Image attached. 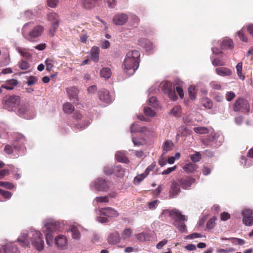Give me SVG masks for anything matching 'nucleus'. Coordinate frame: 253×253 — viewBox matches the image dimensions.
<instances>
[{
  "label": "nucleus",
  "mask_w": 253,
  "mask_h": 253,
  "mask_svg": "<svg viewBox=\"0 0 253 253\" xmlns=\"http://www.w3.org/2000/svg\"><path fill=\"white\" fill-rule=\"evenodd\" d=\"M145 48L149 51H152L155 48V46L152 42L150 41L146 42L145 44Z\"/></svg>",
  "instance_id": "680f3d73"
},
{
  "label": "nucleus",
  "mask_w": 253,
  "mask_h": 253,
  "mask_svg": "<svg viewBox=\"0 0 253 253\" xmlns=\"http://www.w3.org/2000/svg\"><path fill=\"white\" fill-rule=\"evenodd\" d=\"M195 179L192 177H188L179 179L178 182L183 189H186L195 182Z\"/></svg>",
  "instance_id": "a211bd4d"
},
{
  "label": "nucleus",
  "mask_w": 253,
  "mask_h": 253,
  "mask_svg": "<svg viewBox=\"0 0 253 253\" xmlns=\"http://www.w3.org/2000/svg\"><path fill=\"white\" fill-rule=\"evenodd\" d=\"M42 232L44 234L46 242L49 247L53 245V233L61 232L62 229L61 223L53 218H47L42 221Z\"/></svg>",
  "instance_id": "7ed1b4c3"
},
{
  "label": "nucleus",
  "mask_w": 253,
  "mask_h": 253,
  "mask_svg": "<svg viewBox=\"0 0 253 253\" xmlns=\"http://www.w3.org/2000/svg\"><path fill=\"white\" fill-rule=\"evenodd\" d=\"M104 171L105 174L109 175L113 173V169L109 166H107L104 168Z\"/></svg>",
  "instance_id": "69168bd1"
},
{
  "label": "nucleus",
  "mask_w": 253,
  "mask_h": 253,
  "mask_svg": "<svg viewBox=\"0 0 253 253\" xmlns=\"http://www.w3.org/2000/svg\"><path fill=\"white\" fill-rule=\"evenodd\" d=\"M140 56L139 51L136 49L126 53L122 65L125 73L129 76L134 74L139 67Z\"/></svg>",
  "instance_id": "f03ea898"
},
{
  "label": "nucleus",
  "mask_w": 253,
  "mask_h": 253,
  "mask_svg": "<svg viewBox=\"0 0 253 253\" xmlns=\"http://www.w3.org/2000/svg\"><path fill=\"white\" fill-rule=\"evenodd\" d=\"M242 68H243V64L242 62L238 63L236 66V69L237 71V74L239 78L243 81L245 79V76L242 74Z\"/></svg>",
  "instance_id": "e433bc0d"
},
{
  "label": "nucleus",
  "mask_w": 253,
  "mask_h": 253,
  "mask_svg": "<svg viewBox=\"0 0 253 253\" xmlns=\"http://www.w3.org/2000/svg\"><path fill=\"white\" fill-rule=\"evenodd\" d=\"M107 3L108 6L110 8H114L116 5V0H104Z\"/></svg>",
  "instance_id": "0e129e2a"
},
{
  "label": "nucleus",
  "mask_w": 253,
  "mask_h": 253,
  "mask_svg": "<svg viewBox=\"0 0 253 253\" xmlns=\"http://www.w3.org/2000/svg\"><path fill=\"white\" fill-rule=\"evenodd\" d=\"M129 15L127 13L118 12L112 19L113 23L117 26H123L128 21Z\"/></svg>",
  "instance_id": "f8f14e48"
},
{
  "label": "nucleus",
  "mask_w": 253,
  "mask_h": 253,
  "mask_svg": "<svg viewBox=\"0 0 253 253\" xmlns=\"http://www.w3.org/2000/svg\"><path fill=\"white\" fill-rule=\"evenodd\" d=\"M0 186L4 187L8 189H12L15 187L14 185L9 182L0 181Z\"/></svg>",
  "instance_id": "09e8293b"
},
{
  "label": "nucleus",
  "mask_w": 253,
  "mask_h": 253,
  "mask_svg": "<svg viewBox=\"0 0 253 253\" xmlns=\"http://www.w3.org/2000/svg\"><path fill=\"white\" fill-rule=\"evenodd\" d=\"M221 47L223 49H232L233 48V42L231 39L225 38L221 43Z\"/></svg>",
  "instance_id": "393cba45"
},
{
  "label": "nucleus",
  "mask_w": 253,
  "mask_h": 253,
  "mask_svg": "<svg viewBox=\"0 0 253 253\" xmlns=\"http://www.w3.org/2000/svg\"><path fill=\"white\" fill-rule=\"evenodd\" d=\"M74 107L69 102H67L63 105V111L67 114H71L74 110Z\"/></svg>",
  "instance_id": "4c0bfd02"
},
{
  "label": "nucleus",
  "mask_w": 253,
  "mask_h": 253,
  "mask_svg": "<svg viewBox=\"0 0 253 253\" xmlns=\"http://www.w3.org/2000/svg\"><path fill=\"white\" fill-rule=\"evenodd\" d=\"M193 130L196 133L200 134L208 133V129L206 127H195L193 128Z\"/></svg>",
  "instance_id": "79ce46f5"
},
{
  "label": "nucleus",
  "mask_w": 253,
  "mask_h": 253,
  "mask_svg": "<svg viewBox=\"0 0 253 253\" xmlns=\"http://www.w3.org/2000/svg\"><path fill=\"white\" fill-rule=\"evenodd\" d=\"M76 118L78 120H80V122L76 125V127L78 129H83L90 124L89 121H87V122H85L84 117L81 114L76 115Z\"/></svg>",
  "instance_id": "5701e85b"
},
{
  "label": "nucleus",
  "mask_w": 253,
  "mask_h": 253,
  "mask_svg": "<svg viewBox=\"0 0 253 253\" xmlns=\"http://www.w3.org/2000/svg\"><path fill=\"white\" fill-rule=\"evenodd\" d=\"M13 138L15 141L20 142L21 143H24L26 141L25 137L19 133H15L14 134Z\"/></svg>",
  "instance_id": "49530a36"
},
{
  "label": "nucleus",
  "mask_w": 253,
  "mask_h": 253,
  "mask_svg": "<svg viewBox=\"0 0 253 253\" xmlns=\"http://www.w3.org/2000/svg\"><path fill=\"white\" fill-rule=\"evenodd\" d=\"M201 159V155L199 152H196L191 156V159L194 162H198Z\"/></svg>",
  "instance_id": "5fc2aeb1"
},
{
  "label": "nucleus",
  "mask_w": 253,
  "mask_h": 253,
  "mask_svg": "<svg viewBox=\"0 0 253 253\" xmlns=\"http://www.w3.org/2000/svg\"><path fill=\"white\" fill-rule=\"evenodd\" d=\"M47 19L50 23V28L49 30V35L53 37L61 22L60 16L58 13L51 12L47 14Z\"/></svg>",
  "instance_id": "423d86ee"
},
{
  "label": "nucleus",
  "mask_w": 253,
  "mask_h": 253,
  "mask_svg": "<svg viewBox=\"0 0 253 253\" xmlns=\"http://www.w3.org/2000/svg\"><path fill=\"white\" fill-rule=\"evenodd\" d=\"M250 110L249 105L247 101L242 98L237 99L234 105V110L236 112L241 111L242 112H249Z\"/></svg>",
  "instance_id": "4468645a"
},
{
  "label": "nucleus",
  "mask_w": 253,
  "mask_h": 253,
  "mask_svg": "<svg viewBox=\"0 0 253 253\" xmlns=\"http://www.w3.org/2000/svg\"><path fill=\"white\" fill-rule=\"evenodd\" d=\"M0 194L3 198H4L6 199H9L12 195V194L11 192L7 191H5V190H2L1 189H0Z\"/></svg>",
  "instance_id": "864d4df0"
},
{
  "label": "nucleus",
  "mask_w": 253,
  "mask_h": 253,
  "mask_svg": "<svg viewBox=\"0 0 253 253\" xmlns=\"http://www.w3.org/2000/svg\"><path fill=\"white\" fill-rule=\"evenodd\" d=\"M215 217H212L210 218L207 223V227L209 229H211L214 227L215 225Z\"/></svg>",
  "instance_id": "4d7b16f0"
},
{
  "label": "nucleus",
  "mask_w": 253,
  "mask_h": 253,
  "mask_svg": "<svg viewBox=\"0 0 253 253\" xmlns=\"http://www.w3.org/2000/svg\"><path fill=\"white\" fill-rule=\"evenodd\" d=\"M147 175L145 173H142L141 174H139L135 177L134 179V181L135 183H140L141 181H142L145 177H146Z\"/></svg>",
  "instance_id": "13d9d810"
},
{
  "label": "nucleus",
  "mask_w": 253,
  "mask_h": 253,
  "mask_svg": "<svg viewBox=\"0 0 253 253\" xmlns=\"http://www.w3.org/2000/svg\"><path fill=\"white\" fill-rule=\"evenodd\" d=\"M100 76L105 79H108L112 76V72L110 68L104 67L100 71Z\"/></svg>",
  "instance_id": "7c9ffc66"
},
{
  "label": "nucleus",
  "mask_w": 253,
  "mask_h": 253,
  "mask_svg": "<svg viewBox=\"0 0 253 253\" xmlns=\"http://www.w3.org/2000/svg\"><path fill=\"white\" fill-rule=\"evenodd\" d=\"M121 240L120 234L116 231L110 234L108 237V242L111 244H116L120 242Z\"/></svg>",
  "instance_id": "412c9836"
},
{
  "label": "nucleus",
  "mask_w": 253,
  "mask_h": 253,
  "mask_svg": "<svg viewBox=\"0 0 253 253\" xmlns=\"http://www.w3.org/2000/svg\"><path fill=\"white\" fill-rule=\"evenodd\" d=\"M216 73L222 77L230 76L232 74V71L226 67H218L215 69Z\"/></svg>",
  "instance_id": "4be33fe9"
},
{
  "label": "nucleus",
  "mask_w": 253,
  "mask_h": 253,
  "mask_svg": "<svg viewBox=\"0 0 253 253\" xmlns=\"http://www.w3.org/2000/svg\"><path fill=\"white\" fill-rule=\"evenodd\" d=\"M210 87L214 90H220L221 88L220 84L216 81H212L210 83Z\"/></svg>",
  "instance_id": "3c124183"
},
{
  "label": "nucleus",
  "mask_w": 253,
  "mask_h": 253,
  "mask_svg": "<svg viewBox=\"0 0 253 253\" xmlns=\"http://www.w3.org/2000/svg\"><path fill=\"white\" fill-rule=\"evenodd\" d=\"M195 87L194 86L191 85L188 88V93L189 95V97L191 99L193 100L196 98V93H195Z\"/></svg>",
  "instance_id": "8fccbe9b"
},
{
  "label": "nucleus",
  "mask_w": 253,
  "mask_h": 253,
  "mask_svg": "<svg viewBox=\"0 0 253 253\" xmlns=\"http://www.w3.org/2000/svg\"><path fill=\"white\" fill-rule=\"evenodd\" d=\"M100 215L106 216L109 217H117L119 215L118 212L111 207L101 208L99 210Z\"/></svg>",
  "instance_id": "2eb2a0df"
},
{
  "label": "nucleus",
  "mask_w": 253,
  "mask_h": 253,
  "mask_svg": "<svg viewBox=\"0 0 253 253\" xmlns=\"http://www.w3.org/2000/svg\"><path fill=\"white\" fill-rule=\"evenodd\" d=\"M115 158L118 162L124 163L129 162L128 158L126 157L125 153L123 151L117 152L115 155Z\"/></svg>",
  "instance_id": "cd10ccee"
},
{
  "label": "nucleus",
  "mask_w": 253,
  "mask_h": 253,
  "mask_svg": "<svg viewBox=\"0 0 253 253\" xmlns=\"http://www.w3.org/2000/svg\"><path fill=\"white\" fill-rule=\"evenodd\" d=\"M55 62V61L54 59L51 58H47L45 61V64L46 66V70L47 71H50L51 70V68L53 66V65L54 64Z\"/></svg>",
  "instance_id": "37998d69"
},
{
  "label": "nucleus",
  "mask_w": 253,
  "mask_h": 253,
  "mask_svg": "<svg viewBox=\"0 0 253 253\" xmlns=\"http://www.w3.org/2000/svg\"><path fill=\"white\" fill-rule=\"evenodd\" d=\"M149 105L153 107H157L158 106V103L157 98L155 97L152 96L149 99Z\"/></svg>",
  "instance_id": "bf43d9fd"
},
{
  "label": "nucleus",
  "mask_w": 253,
  "mask_h": 253,
  "mask_svg": "<svg viewBox=\"0 0 253 253\" xmlns=\"http://www.w3.org/2000/svg\"><path fill=\"white\" fill-rule=\"evenodd\" d=\"M99 52L100 49L99 47L97 46H93L92 47L90 50L91 58L92 60L95 62H98L99 58Z\"/></svg>",
  "instance_id": "bb28decb"
},
{
  "label": "nucleus",
  "mask_w": 253,
  "mask_h": 253,
  "mask_svg": "<svg viewBox=\"0 0 253 253\" xmlns=\"http://www.w3.org/2000/svg\"><path fill=\"white\" fill-rule=\"evenodd\" d=\"M235 97V94L233 91H227L225 94V98L227 101H230Z\"/></svg>",
  "instance_id": "052dcab7"
},
{
  "label": "nucleus",
  "mask_w": 253,
  "mask_h": 253,
  "mask_svg": "<svg viewBox=\"0 0 253 253\" xmlns=\"http://www.w3.org/2000/svg\"><path fill=\"white\" fill-rule=\"evenodd\" d=\"M180 191V189L179 184L175 181H173L169 190V196L171 198H174L178 195Z\"/></svg>",
  "instance_id": "6ab92c4d"
},
{
  "label": "nucleus",
  "mask_w": 253,
  "mask_h": 253,
  "mask_svg": "<svg viewBox=\"0 0 253 253\" xmlns=\"http://www.w3.org/2000/svg\"><path fill=\"white\" fill-rule=\"evenodd\" d=\"M146 129V127H140L135 123H133L130 126V132L132 134L135 132H144Z\"/></svg>",
  "instance_id": "2f4dec72"
},
{
  "label": "nucleus",
  "mask_w": 253,
  "mask_h": 253,
  "mask_svg": "<svg viewBox=\"0 0 253 253\" xmlns=\"http://www.w3.org/2000/svg\"><path fill=\"white\" fill-rule=\"evenodd\" d=\"M56 248L60 250H65L68 249V239L65 235L59 234L53 239Z\"/></svg>",
  "instance_id": "9b49d317"
},
{
  "label": "nucleus",
  "mask_w": 253,
  "mask_h": 253,
  "mask_svg": "<svg viewBox=\"0 0 253 253\" xmlns=\"http://www.w3.org/2000/svg\"><path fill=\"white\" fill-rule=\"evenodd\" d=\"M125 172V170L120 166H117L113 168V173L117 177H123Z\"/></svg>",
  "instance_id": "c9c22d12"
},
{
  "label": "nucleus",
  "mask_w": 253,
  "mask_h": 253,
  "mask_svg": "<svg viewBox=\"0 0 253 253\" xmlns=\"http://www.w3.org/2000/svg\"><path fill=\"white\" fill-rule=\"evenodd\" d=\"M109 202V198L108 196L97 197L93 201V204L94 206L98 203H108Z\"/></svg>",
  "instance_id": "ea45409f"
},
{
  "label": "nucleus",
  "mask_w": 253,
  "mask_h": 253,
  "mask_svg": "<svg viewBox=\"0 0 253 253\" xmlns=\"http://www.w3.org/2000/svg\"><path fill=\"white\" fill-rule=\"evenodd\" d=\"M197 169V165L192 163L186 164L183 167L184 170L187 173L194 172Z\"/></svg>",
  "instance_id": "c85d7f7f"
},
{
  "label": "nucleus",
  "mask_w": 253,
  "mask_h": 253,
  "mask_svg": "<svg viewBox=\"0 0 253 253\" xmlns=\"http://www.w3.org/2000/svg\"><path fill=\"white\" fill-rule=\"evenodd\" d=\"M80 226L77 224H73L67 229V232H71L72 238L75 240L80 239L81 234L79 230Z\"/></svg>",
  "instance_id": "dca6fc26"
},
{
  "label": "nucleus",
  "mask_w": 253,
  "mask_h": 253,
  "mask_svg": "<svg viewBox=\"0 0 253 253\" xmlns=\"http://www.w3.org/2000/svg\"><path fill=\"white\" fill-rule=\"evenodd\" d=\"M82 4L86 9H90L95 5L91 0H82Z\"/></svg>",
  "instance_id": "c03bdc74"
},
{
  "label": "nucleus",
  "mask_w": 253,
  "mask_h": 253,
  "mask_svg": "<svg viewBox=\"0 0 253 253\" xmlns=\"http://www.w3.org/2000/svg\"><path fill=\"white\" fill-rule=\"evenodd\" d=\"M202 104L203 106L208 109H211L212 106V101L208 98H203Z\"/></svg>",
  "instance_id": "a18cd8bd"
},
{
  "label": "nucleus",
  "mask_w": 253,
  "mask_h": 253,
  "mask_svg": "<svg viewBox=\"0 0 253 253\" xmlns=\"http://www.w3.org/2000/svg\"><path fill=\"white\" fill-rule=\"evenodd\" d=\"M237 35L240 38V40L244 42H248V38L244 34L242 30H241L237 32Z\"/></svg>",
  "instance_id": "6e6d98bb"
},
{
  "label": "nucleus",
  "mask_w": 253,
  "mask_h": 253,
  "mask_svg": "<svg viewBox=\"0 0 253 253\" xmlns=\"http://www.w3.org/2000/svg\"><path fill=\"white\" fill-rule=\"evenodd\" d=\"M18 84V82L15 79H11L7 80L5 83L1 85V87L7 90H12L14 88V86H16Z\"/></svg>",
  "instance_id": "b1692460"
},
{
  "label": "nucleus",
  "mask_w": 253,
  "mask_h": 253,
  "mask_svg": "<svg viewBox=\"0 0 253 253\" xmlns=\"http://www.w3.org/2000/svg\"><path fill=\"white\" fill-rule=\"evenodd\" d=\"M37 81L38 79L36 77L31 76L27 81V84L28 85H32L36 84Z\"/></svg>",
  "instance_id": "338daca9"
},
{
  "label": "nucleus",
  "mask_w": 253,
  "mask_h": 253,
  "mask_svg": "<svg viewBox=\"0 0 253 253\" xmlns=\"http://www.w3.org/2000/svg\"><path fill=\"white\" fill-rule=\"evenodd\" d=\"M99 99L101 101L106 104H110L112 102L113 98L109 91L106 89L101 90L99 94Z\"/></svg>",
  "instance_id": "f3484780"
},
{
  "label": "nucleus",
  "mask_w": 253,
  "mask_h": 253,
  "mask_svg": "<svg viewBox=\"0 0 253 253\" xmlns=\"http://www.w3.org/2000/svg\"><path fill=\"white\" fill-rule=\"evenodd\" d=\"M224 141V137L221 134L217 133L213 135H210L207 140L203 142L207 145H211L217 147L221 145Z\"/></svg>",
  "instance_id": "9d476101"
},
{
  "label": "nucleus",
  "mask_w": 253,
  "mask_h": 253,
  "mask_svg": "<svg viewBox=\"0 0 253 253\" xmlns=\"http://www.w3.org/2000/svg\"><path fill=\"white\" fill-rule=\"evenodd\" d=\"M253 210L244 208L242 211L243 223L246 226H250L253 225Z\"/></svg>",
  "instance_id": "ddd939ff"
},
{
  "label": "nucleus",
  "mask_w": 253,
  "mask_h": 253,
  "mask_svg": "<svg viewBox=\"0 0 253 253\" xmlns=\"http://www.w3.org/2000/svg\"><path fill=\"white\" fill-rule=\"evenodd\" d=\"M135 237L138 241L141 242L149 241L151 239L150 234L147 232H141L135 235Z\"/></svg>",
  "instance_id": "c756f323"
},
{
  "label": "nucleus",
  "mask_w": 253,
  "mask_h": 253,
  "mask_svg": "<svg viewBox=\"0 0 253 253\" xmlns=\"http://www.w3.org/2000/svg\"><path fill=\"white\" fill-rule=\"evenodd\" d=\"M110 186L109 182L102 178H99L91 182L90 185L91 189L98 191H107Z\"/></svg>",
  "instance_id": "1a4fd4ad"
},
{
  "label": "nucleus",
  "mask_w": 253,
  "mask_h": 253,
  "mask_svg": "<svg viewBox=\"0 0 253 253\" xmlns=\"http://www.w3.org/2000/svg\"><path fill=\"white\" fill-rule=\"evenodd\" d=\"M129 15V18H130L129 22L131 25L136 26L139 22L140 19L139 17L132 13H128Z\"/></svg>",
  "instance_id": "473e14b6"
},
{
  "label": "nucleus",
  "mask_w": 253,
  "mask_h": 253,
  "mask_svg": "<svg viewBox=\"0 0 253 253\" xmlns=\"http://www.w3.org/2000/svg\"><path fill=\"white\" fill-rule=\"evenodd\" d=\"M144 112L145 115L148 117H153L156 115V112L149 107L144 108Z\"/></svg>",
  "instance_id": "de8ad7c7"
},
{
  "label": "nucleus",
  "mask_w": 253,
  "mask_h": 253,
  "mask_svg": "<svg viewBox=\"0 0 253 253\" xmlns=\"http://www.w3.org/2000/svg\"><path fill=\"white\" fill-rule=\"evenodd\" d=\"M132 233V231L130 228L125 229L121 234V239L125 241L128 240L131 236Z\"/></svg>",
  "instance_id": "72a5a7b5"
},
{
  "label": "nucleus",
  "mask_w": 253,
  "mask_h": 253,
  "mask_svg": "<svg viewBox=\"0 0 253 253\" xmlns=\"http://www.w3.org/2000/svg\"><path fill=\"white\" fill-rule=\"evenodd\" d=\"M5 253H20L18 248L13 243H8L2 247Z\"/></svg>",
  "instance_id": "aec40b11"
},
{
  "label": "nucleus",
  "mask_w": 253,
  "mask_h": 253,
  "mask_svg": "<svg viewBox=\"0 0 253 253\" xmlns=\"http://www.w3.org/2000/svg\"><path fill=\"white\" fill-rule=\"evenodd\" d=\"M15 112L17 115L26 119H32L36 116L34 107L28 103H20Z\"/></svg>",
  "instance_id": "39448f33"
},
{
  "label": "nucleus",
  "mask_w": 253,
  "mask_h": 253,
  "mask_svg": "<svg viewBox=\"0 0 253 253\" xmlns=\"http://www.w3.org/2000/svg\"><path fill=\"white\" fill-rule=\"evenodd\" d=\"M16 241L22 247L30 248L32 246L38 252L42 251L44 247L42 234L40 231L33 228L23 230Z\"/></svg>",
  "instance_id": "f257e3e1"
},
{
  "label": "nucleus",
  "mask_w": 253,
  "mask_h": 253,
  "mask_svg": "<svg viewBox=\"0 0 253 253\" xmlns=\"http://www.w3.org/2000/svg\"><path fill=\"white\" fill-rule=\"evenodd\" d=\"M173 147V144L171 141L169 140L166 141L163 148L164 154L171 150Z\"/></svg>",
  "instance_id": "58836bf2"
},
{
  "label": "nucleus",
  "mask_w": 253,
  "mask_h": 253,
  "mask_svg": "<svg viewBox=\"0 0 253 253\" xmlns=\"http://www.w3.org/2000/svg\"><path fill=\"white\" fill-rule=\"evenodd\" d=\"M159 201L157 200L151 201L148 203V207L150 210H154L156 209L157 206Z\"/></svg>",
  "instance_id": "774afa93"
},
{
  "label": "nucleus",
  "mask_w": 253,
  "mask_h": 253,
  "mask_svg": "<svg viewBox=\"0 0 253 253\" xmlns=\"http://www.w3.org/2000/svg\"><path fill=\"white\" fill-rule=\"evenodd\" d=\"M67 93L71 100L76 99L78 93L77 88L74 86H71L67 88Z\"/></svg>",
  "instance_id": "a878e982"
},
{
  "label": "nucleus",
  "mask_w": 253,
  "mask_h": 253,
  "mask_svg": "<svg viewBox=\"0 0 253 253\" xmlns=\"http://www.w3.org/2000/svg\"><path fill=\"white\" fill-rule=\"evenodd\" d=\"M212 64L214 66H224L225 65L224 62L221 61L218 59H214L213 60Z\"/></svg>",
  "instance_id": "e2e57ef3"
},
{
  "label": "nucleus",
  "mask_w": 253,
  "mask_h": 253,
  "mask_svg": "<svg viewBox=\"0 0 253 253\" xmlns=\"http://www.w3.org/2000/svg\"><path fill=\"white\" fill-rule=\"evenodd\" d=\"M168 216L176 220L185 221L186 220L185 216L182 215L179 210L175 209L172 210H163L160 218L164 220L166 219Z\"/></svg>",
  "instance_id": "0eeeda50"
},
{
  "label": "nucleus",
  "mask_w": 253,
  "mask_h": 253,
  "mask_svg": "<svg viewBox=\"0 0 253 253\" xmlns=\"http://www.w3.org/2000/svg\"><path fill=\"white\" fill-rule=\"evenodd\" d=\"M19 66L21 70H27L29 68L30 65L27 61L22 60L19 62Z\"/></svg>",
  "instance_id": "603ef678"
},
{
  "label": "nucleus",
  "mask_w": 253,
  "mask_h": 253,
  "mask_svg": "<svg viewBox=\"0 0 253 253\" xmlns=\"http://www.w3.org/2000/svg\"><path fill=\"white\" fill-rule=\"evenodd\" d=\"M44 28L42 25L34 26L33 22H28L24 25L22 29L23 38L30 42H36V39L40 37Z\"/></svg>",
  "instance_id": "20e7f679"
},
{
  "label": "nucleus",
  "mask_w": 253,
  "mask_h": 253,
  "mask_svg": "<svg viewBox=\"0 0 253 253\" xmlns=\"http://www.w3.org/2000/svg\"><path fill=\"white\" fill-rule=\"evenodd\" d=\"M181 113V107L179 105L174 106L169 112V115L174 117H179Z\"/></svg>",
  "instance_id": "f704fd0d"
},
{
  "label": "nucleus",
  "mask_w": 253,
  "mask_h": 253,
  "mask_svg": "<svg viewBox=\"0 0 253 253\" xmlns=\"http://www.w3.org/2000/svg\"><path fill=\"white\" fill-rule=\"evenodd\" d=\"M163 90L166 94L170 92V91L172 90V85L169 82H165L163 85Z\"/></svg>",
  "instance_id": "a19ab883"
},
{
  "label": "nucleus",
  "mask_w": 253,
  "mask_h": 253,
  "mask_svg": "<svg viewBox=\"0 0 253 253\" xmlns=\"http://www.w3.org/2000/svg\"><path fill=\"white\" fill-rule=\"evenodd\" d=\"M20 98L19 96L12 95L5 100L3 106L9 111L16 112L18 106L20 104Z\"/></svg>",
  "instance_id": "6e6552de"
}]
</instances>
